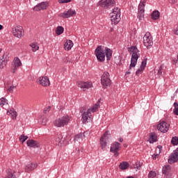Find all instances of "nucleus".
I'll return each mask as SVG.
<instances>
[{
  "instance_id": "nucleus-18",
  "label": "nucleus",
  "mask_w": 178,
  "mask_h": 178,
  "mask_svg": "<svg viewBox=\"0 0 178 178\" xmlns=\"http://www.w3.org/2000/svg\"><path fill=\"white\" fill-rule=\"evenodd\" d=\"M178 161V149L173 151V152L170 155L168 159V163L170 164L175 163Z\"/></svg>"
},
{
  "instance_id": "nucleus-27",
  "label": "nucleus",
  "mask_w": 178,
  "mask_h": 178,
  "mask_svg": "<svg viewBox=\"0 0 178 178\" xmlns=\"http://www.w3.org/2000/svg\"><path fill=\"white\" fill-rule=\"evenodd\" d=\"M7 115H8V116H11L13 120H16V118H17V112H16V111H15L13 108L8 111Z\"/></svg>"
},
{
  "instance_id": "nucleus-52",
  "label": "nucleus",
  "mask_w": 178,
  "mask_h": 178,
  "mask_svg": "<svg viewBox=\"0 0 178 178\" xmlns=\"http://www.w3.org/2000/svg\"><path fill=\"white\" fill-rule=\"evenodd\" d=\"M42 123L43 124H45V122H42Z\"/></svg>"
},
{
  "instance_id": "nucleus-20",
  "label": "nucleus",
  "mask_w": 178,
  "mask_h": 178,
  "mask_svg": "<svg viewBox=\"0 0 178 178\" xmlns=\"http://www.w3.org/2000/svg\"><path fill=\"white\" fill-rule=\"evenodd\" d=\"M172 170V167L169 165H166L164 167H163V175H166L167 178H170L172 176V174L170 173Z\"/></svg>"
},
{
  "instance_id": "nucleus-47",
  "label": "nucleus",
  "mask_w": 178,
  "mask_h": 178,
  "mask_svg": "<svg viewBox=\"0 0 178 178\" xmlns=\"http://www.w3.org/2000/svg\"><path fill=\"white\" fill-rule=\"evenodd\" d=\"M76 151L77 154H80V149L79 147L76 148Z\"/></svg>"
},
{
  "instance_id": "nucleus-31",
  "label": "nucleus",
  "mask_w": 178,
  "mask_h": 178,
  "mask_svg": "<svg viewBox=\"0 0 178 178\" xmlns=\"http://www.w3.org/2000/svg\"><path fill=\"white\" fill-rule=\"evenodd\" d=\"M29 47L32 48L33 52H37L38 49H40V46H38V43L37 42H32L29 44Z\"/></svg>"
},
{
  "instance_id": "nucleus-10",
  "label": "nucleus",
  "mask_w": 178,
  "mask_h": 178,
  "mask_svg": "<svg viewBox=\"0 0 178 178\" xmlns=\"http://www.w3.org/2000/svg\"><path fill=\"white\" fill-rule=\"evenodd\" d=\"M154 42L152 41V35H151V33L147 32L143 36V44L146 47V48H149V47H152Z\"/></svg>"
},
{
  "instance_id": "nucleus-8",
  "label": "nucleus",
  "mask_w": 178,
  "mask_h": 178,
  "mask_svg": "<svg viewBox=\"0 0 178 178\" xmlns=\"http://www.w3.org/2000/svg\"><path fill=\"white\" fill-rule=\"evenodd\" d=\"M22 60H20V58L19 57H15L12 63H11V70L10 72L11 73H16L17 71V69L22 66Z\"/></svg>"
},
{
  "instance_id": "nucleus-2",
  "label": "nucleus",
  "mask_w": 178,
  "mask_h": 178,
  "mask_svg": "<svg viewBox=\"0 0 178 178\" xmlns=\"http://www.w3.org/2000/svg\"><path fill=\"white\" fill-rule=\"evenodd\" d=\"M100 102L98 101L95 105L92 107L89 108L87 111H85L82 113L81 121L84 124H87V123H90L91 120H92V113L95 112H98V109H99Z\"/></svg>"
},
{
  "instance_id": "nucleus-43",
  "label": "nucleus",
  "mask_w": 178,
  "mask_h": 178,
  "mask_svg": "<svg viewBox=\"0 0 178 178\" xmlns=\"http://www.w3.org/2000/svg\"><path fill=\"white\" fill-rule=\"evenodd\" d=\"M69 2H72V0H58L59 3H69Z\"/></svg>"
},
{
  "instance_id": "nucleus-12",
  "label": "nucleus",
  "mask_w": 178,
  "mask_h": 178,
  "mask_svg": "<svg viewBox=\"0 0 178 178\" xmlns=\"http://www.w3.org/2000/svg\"><path fill=\"white\" fill-rule=\"evenodd\" d=\"M169 127H170V125L165 121H160L157 124V130L161 133H168Z\"/></svg>"
},
{
  "instance_id": "nucleus-21",
  "label": "nucleus",
  "mask_w": 178,
  "mask_h": 178,
  "mask_svg": "<svg viewBox=\"0 0 178 178\" xmlns=\"http://www.w3.org/2000/svg\"><path fill=\"white\" fill-rule=\"evenodd\" d=\"M54 143L56 144V145H58V147H60L62 144H63V137L62 136V135L61 134L57 135L54 138Z\"/></svg>"
},
{
  "instance_id": "nucleus-45",
  "label": "nucleus",
  "mask_w": 178,
  "mask_h": 178,
  "mask_svg": "<svg viewBox=\"0 0 178 178\" xmlns=\"http://www.w3.org/2000/svg\"><path fill=\"white\" fill-rule=\"evenodd\" d=\"M51 111V106H47L44 109V113H48Z\"/></svg>"
},
{
  "instance_id": "nucleus-33",
  "label": "nucleus",
  "mask_w": 178,
  "mask_h": 178,
  "mask_svg": "<svg viewBox=\"0 0 178 178\" xmlns=\"http://www.w3.org/2000/svg\"><path fill=\"white\" fill-rule=\"evenodd\" d=\"M161 149H162V146H157L156 148V153L152 156L153 159H156V158L159 156V154H161Z\"/></svg>"
},
{
  "instance_id": "nucleus-6",
  "label": "nucleus",
  "mask_w": 178,
  "mask_h": 178,
  "mask_svg": "<svg viewBox=\"0 0 178 178\" xmlns=\"http://www.w3.org/2000/svg\"><path fill=\"white\" fill-rule=\"evenodd\" d=\"M108 143H111V133L109 131H106L100 138L99 144L103 151L106 148Z\"/></svg>"
},
{
  "instance_id": "nucleus-48",
  "label": "nucleus",
  "mask_w": 178,
  "mask_h": 178,
  "mask_svg": "<svg viewBox=\"0 0 178 178\" xmlns=\"http://www.w3.org/2000/svg\"><path fill=\"white\" fill-rule=\"evenodd\" d=\"M119 141H120V143H123V138H119Z\"/></svg>"
},
{
  "instance_id": "nucleus-49",
  "label": "nucleus",
  "mask_w": 178,
  "mask_h": 178,
  "mask_svg": "<svg viewBox=\"0 0 178 178\" xmlns=\"http://www.w3.org/2000/svg\"><path fill=\"white\" fill-rule=\"evenodd\" d=\"M3 29V26L0 24V30H2Z\"/></svg>"
},
{
  "instance_id": "nucleus-32",
  "label": "nucleus",
  "mask_w": 178,
  "mask_h": 178,
  "mask_svg": "<svg viewBox=\"0 0 178 178\" xmlns=\"http://www.w3.org/2000/svg\"><path fill=\"white\" fill-rule=\"evenodd\" d=\"M129 163L126 161H122V163H120L119 168L120 169H121V170H126V169H129Z\"/></svg>"
},
{
  "instance_id": "nucleus-9",
  "label": "nucleus",
  "mask_w": 178,
  "mask_h": 178,
  "mask_svg": "<svg viewBox=\"0 0 178 178\" xmlns=\"http://www.w3.org/2000/svg\"><path fill=\"white\" fill-rule=\"evenodd\" d=\"M102 86L103 88H107L111 86V79L109 78V72H104L101 77Z\"/></svg>"
},
{
  "instance_id": "nucleus-29",
  "label": "nucleus",
  "mask_w": 178,
  "mask_h": 178,
  "mask_svg": "<svg viewBox=\"0 0 178 178\" xmlns=\"http://www.w3.org/2000/svg\"><path fill=\"white\" fill-rule=\"evenodd\" d=\"M15 173V170H8L6 178H17Z\"/></svg>"
},
{
  "instance_id": "nucleus-41",
  "label": "nucleus",
  "mask_w": 178,
  "mask_h": 178,
  "mask_svg": "<svg viewBox=\"0 0 178 178\" xmlns=\"http://www.w3.org/2000/svg\"><path fill=\"white\" fill-rule=\"evenodd\" d=\"M27 138H29V137H27V136L22 135L19 137V141H21V143H24V141H26V140H27Z\"/></svg>"
},
{
  "instance_id": "nucleus-38",
  "label": "nucleus",
  "mask_w": 178,
  "mask_h": 178,
  "mask_svg": "<svg viewBox=\"0 0 178 178\" xmlns=\"http://www.w3.org/2000/svg\"><path fill=\"white\" fill-rule=\"evenodd\" d=\"M171 144H172V145H178V137H173L171 140Z\"/></svg>"
},
{
  "instance_id": "nucleus-34",
  "label": "nucleus",
  "mask_w": 178,
  "mask_h": 178,
  "mask_svg": "<svg viewBox=\"0 0 178 178\" xmlns=\"http://www.w3.org/2000/svg\"><path fill=\"white\" fill-rule=\"evenodd\" d=\"M151 16H152V19H153V20H158V19H159V16H160L159 11H158V10L153 11Z\"/></svg>"
},
{
  "instance_id": "nucleus-3",
  "label": "nucleus",
  "mask_w": 178,
  "mask_h": 178,
  "mask_svg": "<svg viewBox=\"0 0 178 178\" xmlns=\"http://www.w3.org/2000/svg\"><path fill=\"white\" fill-rule=\"evenodd\" d=\"M128 51L131 55V58L129 69L126 72V74H130V73H131V70L134 67H136V65H137V61L138 60V58L140 56V51L138 50L137 47L132 46L131 47H129Z\"/></svg>"
},
{
  "instance_id": "nucleus-11",
  "label": "nucleus",
  "mask_w": 178,
  "mask_h": 178,
  "mask_svg": "<svg viewBox=\"0 0 178 178\" xmlns=\"http://www.w3.org/2000/svg\"><path fill=\"white\" fill-rule=\"evenodd\" d=\"M49 6V2L48 1H42L36 6H35L33 8V10L34 12H40L41 10H47L48 9V7Z\"/></svg>"
},
{
  "instance_id": "nucleus-5",
  "label": "nucleus",
  "mask_w": 178,
  "mask_h": 178,
  "mask_svg": "<svg viewBox=\"0 0 178 178\" xmlns=\"http://www.w3.org/2000/svg\"><path fill=\"white\" fill-rule=\"evenodd\" d=\"M111 24H118L120 22V8H114L113 12L110 13Z\"/></svg>"
},
{
  "instance_id": "nucleus-30",
  "label": "nucleus",
  "mask_w": 178,
  "mask_h": 178,
  "mask_svg": "<svg viewBox=\"0 0 178 178\" xmlns=\"http://www.w3.org/2000/svg\"><path fill=\"white\" fill-rule=\"evenodd\" d=\"M0 105L3 109H7L8 108V100L3 97L0 99Z\"/></svg>"
},
{
  "instance_id": "nucleus-15",
  "label": "nucleus",
  "mask_w": 178,
  "mask_h": 178,
  "mask_svg": "<svg viewBox=\"0 0 178 178\" xmlns=\"http://www.w3.org/2000/svg\"><path fill=\"white\" fill-rule=\"evenodd\" d=\"M37 83L42 87H49V86H51V82L49 81V78H48V76L39 77L37 79Z\"/></svg>"
},
{
  "instance_id": "nucleus-39",
  "label": "nucleus",
  "mask_w": 178,
  "mask_h": 178,
  "mask_svg": "<svg viewBox=\"0 0 178 178\" xmlns=\"http://www.w3.org/2000/svg\"><path fill=\"white\" fill-rule=\"evenodd\" d=\"M156 177V172L155 171H150L148 174V178Z\"/></svg>"
},
{
  "instance_id": "nucleus-42",
  "label": "nucleus",
  "mask_w": 178,
  "mask_h": 178,
  "mask_svg": "<svg viewBox=\"0 0 178 178\" xmlns=\"http://www.w3.org/2000/svg\"><path fill=\"white\" fill-rule=\"evenodd\" d=\"M134 168L137 169L138 170H140L141 168V165H140V163L136 162L135 164L134 165Z\"/></svg>"
},
{
  "instance_id": "nucleus-17",
  "label": "nucleus",
  "mask_w": 178,
  "mask_h": 178,
  "mask_svg": "<svg viewBox=\"0 0 178 178\" xmlns=\"http://www.w3.org/2000/svg\"><path fill=\"white\" fill-rule=\"evenodd\" d=\"M76 12L75 10L70 9L67 11L62 13L60 14V17H63V19H69V17H73L76 15Z\"/></svg>"
},
{
  "instance_id": "nucleus-46",
  "label": "nucleus",
  "mask_w": 178,
  "mask_h": 178,
  "mask_svg": "<svg viewBox=\"0 0 178 178\" xmlns=\"http://www.w3.org/2000/svg\"><path fill=\"white\" fill-rule=\"evenodd\" d=\"M13 90H15V86H10L9 88L8 89V91L9 92H13Z\"/></svg>"
},
{
  "instance_id": "nucleus-51",
  "label": "nucleus",
  "mask_w": 178,
  "mask_h": 178,
  "mask_svg": "<svg viewBox=\"0 0 178 178\" xmlns=\"http://www.w3.org/2000/svg\"><path fill=\"white\" fill-rule=\"evenodd\" d=\"M177 62H178V54H177Z\"/></svg>"
},
{
  "instance_id": "nucleus-22",
  "label": "nucleus",
  "mask_w": 178,
  "mask_h": 178,
  "mask_svg": "<svg viewBox=\"0 0 178 178\" xmlns=\"http://www.w3.org/2000/svg\"><path fill=\"white\" fill-rule=\"evenodd\" d=\"M145 66H147V60H144L142 61L141 65L140 67L136 71V75L139 76V74H141L143 72H144V69H145Z\"/></svg>"
},
{
  "instance_id": "nucleus-13",
  "label": "nucleus",
  "mask_w": 178,
  "mask_h": 178,
  "mask_svg": "<svg viewBox=\"0 0 178 178\" xmlns=\"http://www.w3.org/2000/svg\"><path fill=\"white\" fill-rule=\"evenodd\" d=\"M12 33L14 37H17V38H22L23 37V26H17L12 28Z\"/></svg>"
},
{
  "instance_id": "nucleus-16",
  "label": "nucleus",
  "mask_w": 178,
  "mask_h": 178,
  "mask_svg": "<svg viewBox=\"0 0 178 178\" xmlns=\"http://www.w3.org/2000/svg\"><path fill=\"white\" fill-rule=\"evenodd\" d=\"M77 86L79 87V88H82L83 91H86V90H88V88H92V82H84L83 81H79L77 82Z\"/></svg>"
},
{
  "instance_id": "nucleus-19",
  "label": "nucleus",
  "mask_w": 178,
  "mask_h": 178,
  "mask_svg": "<svg viewBox=\"0 0 178 178\" xmlns=\"http://www.w3.org/2000/svg\"><path fill=\"white\" fill-rule=\"evenodd\" d=\"M26 144L28 147H30L31 148H40V147L41 146L40 143L32 139L28 140Z\"/></svg>"
},
{
  "instance_id": "nucleus-24",
  "label": "nucleus",
  "mask_w": 178,
  "mask_h": 178,
  "mask_svg": "<svg viewBox=\"0 0 178 178\" xmlns=\"http://www.w3.org/2000/svg\"><path fill=\"white\" fill-rule=\"evenodd\" d=\"M73 42L70 40H67L64 44V49L65 51H70L73 48Z\"/></svg>"
},
{
  "instance_id": "nucleus-14",
  "label": "nucleus",
  "mask_w": 178,
  "mask_h": 178,
  "mask_svg": "<svg viewBox=\"0 0 178 178\" xmlns=\"http://www.w3.org/2000/svg\"><path fill=\"white\" fill-rule=\"evenodd\" d=\"M115 3L114 0H101L99 2V6L108 9L109 8H112V6H114Z\"/></svg>"
},
{
  "instance_id": "nucleus-35",
  "label": "nucleus",
  "mask_w": 178,
  "mask_h": 178,
  "mask_svg": "<svg viewBox=\"0 0 178 178\" xmlns=\"http://www.w3.org/2000/svg\"><path fill=\"white\" fill-rule=\"evenodd\" d=\"M63 31H65V29L63 26H58L56 29V34L60 35V34H63Z\"/></svg>"
},
{
  "instance_id": "nucleus-36",
  "label": "nucleus",
  "mask_w": 178,
  "mask_h": 178,
  "mask_svg": "<svg viewBox=\"0 0 178 178\" xmlns=\"http://www.w3.org/2000/svg\"><path fill=\"white\" fill-rule=\"evenodd\" d=\"M8 65V61L3 59H0V69H3Z\"/></svg>"
},
{
  "instance_id": "nucleus-37",
  "label": "nucleus",
  "mask_w": 178,
  "mask_h": 178,
  "mask_svg": "<svg viewBox=\"0 0 178 178\" xmlns=\"http://www.w3.org/2000/svg\"><path fill=\"white\" fill-rule=\"evenodd\" d=\"M174 115H176L178 116V103L175 102L174 103V109H173Z\"/></svg>"
},
{
  "instance_id": "nucleus-28",
  "label": "nucleus",
  "mask_w": 178,
  "mask_h": 178,
  "mask_svg": "<svg viewBox=\"0 0 178 178\" xmlns=\"http://www.w3.org/2000/svg\"><path fill=\"white\" fill-rule=\"evenodd\" d=\"M84 134H77L74 136V140L75 141V143H81L83 141V140H84Z\"/></svg>"
},
{
  "instance_id": "nucleus-44",
  "label": "nucleus",
  "mask_w": 178,
  "mask_h": 178,
  "mask_svg": "<svg viewBox=\"0 0 178 178\" xmlns=\"http://www.w3.org/2000/svg\"><path fill=\"white\" fill-rule=\"evenodd\" d=\"M145 1L146 0H140V3H139V6H142L143 8H144V6H145Z\"/></svg>"
},
{
  "instance_id": "nucleus-7",
  "label": "nucleus",
  "mask_w": 178,
  "mask_h": 178,
  "mask_svg": "<svg viewBox=\"0 0 178 178\" xmlns=\"http://www.w3.org/2000/svg\"><path fill=\"white\" fill-rule=\"evenodd\" d=\"M122 149V145L118 142H114L111 145L110 152L114 154L115 158L119 156V151Z\"/></svg>"
},
{
  "instance_id": "nucleus-4",
  "label": "nucleus",
  "mask_w": 178,
  "mask_h": 178,
  "mask_svg": "<svg viewBox=\"0 0 178 178\" xmlns=\"http://www.w3.org/2000/svg\"><path fill=\"white\" fill-rule=\"evenodd\" d=\"M72 120V117L70 115H65L63 117H60L54 122V125L55 127H65V126H67L70 121Z\"/></svg>"
},
{
  "instance_id": "nucleus-1",
  "label": "nucleus",
  "mask_w": 178,
  "mask_h": 178,
  "mask_svg": "<svg viewBox=\"0 0 178 178\" xmlns=\"http://www.w3.org/2000/svg\"><path fill=\"white\" fill-rule=\"evenodd\" d=\"M112 51L108 47H102V46H98L95 50V55L97 57L98 62H104L105 60V56L107 60H111L112 58Z\"/></svg>"
},
{
  "instance_id": "nucleus-25",
  "label": "nucleus",
  "mask_w": 178,
  "mask_h": 178,
  "mask_svg": "<svg viewBox=\"0 0 178 178\" xmlns=\"http://www.w3.org/2000/svg\"><path fill=\"white\" fill-rule=\"evenodd\" d=\"M138 18L139 20H143L144 19V8L143 6H138Z\"/></svg>"
},
{
  "instance_id": "nucleus-40",
  "label": "nucleus",
  "mask_w": 178,
  "mask_h": 178,
  "mask_svg": "<svg viewBox=\"0 0 178 178\" xmlns=\"http://www.w3.org/2000/svg\"><path fill=\"white\" fill-rule=\"evenodd\" d=\"M163 70V65H161L157 72V75L159 76V77H161V76H162Z\"/></svg>"
},
{
  "instance_id": "nucleus-23",
  "label": "nucleus",
  "mask_w": 178,
  "mask_h": 178,
  "mask_svg": "<svg viewBox=\"0 0 178 178\" xmlns=\"http://www.w3.org/2000/svg\"><path fill=\"white\" fill-rule=\"evenodd\" d=\"M36 163H29L25 166L26 172H31V170H34V169L37 168Z\"/></svg>"
},
{
  "instance_id": "nucleus-50",
  "label": "nucleus",
  "mask_w": 178,
  "mask_h": 178,
  "mask_svg": "<svg viewBox=\"0 0 178 178\" xmlns=\"http://www.w3.org/2000/svg\"><path fill=\"white\" fill-rule=\"evenodd\" d=\"M1 52H2V49H0V54H1Z\"/></svg>"
},
{
  "instance_id": "nucleus-26",
  "label": "nucleus",
  "mask_w": 178,
  "mask_h": 178,
  "mask_svg": "<svg viewBox=\"0 0 178 178\" xmlns=\"http://www.w3.org/2000/svg\"><path fill=\"white\" fill-rule=\"evenodd\" d=\"M158 141V136H156V134L155 133H150L149 134V142L150 144H154V143H156Z\"/></svg>"
}]
</instances>
